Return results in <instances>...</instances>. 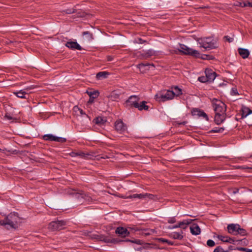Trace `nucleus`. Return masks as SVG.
Masks as SVG:
<instances>
[{
  "label": "nucleus",
  "mask_w": 252,
  "mask_h": 252,
  "mask_svg": "<svg viewBox=\"0 0 252 252\" xmlns=\"http://www.w3.org/2000/svg\"><path fill=\"white\" fill-rule=\"evenodd\" d=\"M196 41L198 47L203 52L215 49L217 47L216 41L213 37L198 38Z\"/></svg>",
  "instance_id": "f257e3e1"
},
{
  "label": "nucleus",
  "mask_w": 252,
  "mask_h": 252,
  "mask_svg": "<svg viewBox=\"0 0 252 252\" xmlns=\"http://www.w3.org/2000/svg\"><path fill=\"white\" fill-rule=\"evenodd\" d=\"M228 232L232 235H240L242 236H246L247 234L245 229L241 228L238 224H230L227 227Z\"/></svg>",
  "instance_id": "f03ea898"
},
{
  "label": "nucleus",
  "mask_w": 252,
  "mask_h": 252,
  "mask_svg": "<svg viewBox=\"0 0 252 252\" xmlns=\"http://www.w3.org/2000/svg\"><path fill=\"white\" fill-rule=\"evenodd\" d=\"M174 93L171 90H165L155 95V98L158 101H165L174 98Z\"/></svg>",
  "instance_id": "7ed1b4c3"
},
{
  "label": "nucleus",
  "mask_w": 252,
  "mask_h": 252,
  "mask_svg": "<svg viewBox=\"0 0 252 252\" xmlns=\"http://www.w3.org/2000/svg\"><path fill=\"white\" fill-rule=\"evenodd\" d=\"M212 105L216 113H225L226 105L221 100L216 98L213 99Z\"/></svg>",
  "instance_id": "20e7f679"
},
{
  "label": "nucleus",
  "mask_w": 252,
  "mask_h": 252,
  "mask_svg": "<svg viewBox=\"0 0 252 252\" xmlns=\"http://www.w3.org/2000/svg\"><path fill=\"white\" fill-rule=\"evenodd\" d=\"M179 50L185 54L191 55L195 57H199L200 53L198 51L189 48L184 44H180Z\"/></svg>",
  "instance_id": "39448f33"
},
{
  "label": "nucleus",
  "mask_w": 252,
  "mask_h": 252,
  "mask_svg": "<svg viewBox=\"0 0 252 252\" xmlns=\"http://www.w3.org/2000/svg\"><path fill=\"white\" fill-rule=\"evenodd\" d=\"M7 222L8 225L13 228L17 227L19 222V218L17 216V213H10L7 216Z\"/></svg>",
  "instance_id": "423d86ee"
},
{
  "label": "nucleus",
  "mask_w": 252,
  "mask_h": 252,
  "mask_svg": "<svg viewBox=\"0 0 252 252\" xmlns=\"http://www.w3.org/2000/svg\"><path fill=\"white\" fill-rule=\"evenodd\" d=\"M65 225V222L64 221H54L49 223L48 228L51 231L60 230L63 229Z\"/></svg>",
  "instance_id": "0eeeda50"
},
{
  "label": "nucleus",
  "mask_w": 252,
  "mask_h": 252,
  "mask_svg": "<svg viewBox=\"0 0 252 252\" xmlns=\"http://www.w3.org/2000/svg\"><path fill=\"white\" fill-rule=\"evenodd\" d=\"M162 53L161 51H155L153 49H149L147 50H142L139 52V54L142 58L146 59L151 57L153 56H158L161 55Z\"/></svg>",
  "instance_id": "6e6552de"
},
{
  "label": "nucleus",
  "mask_w": 252,
  "mask_h": 252,
  "mask_svg": "<svg viewBox=\"0 0 252 252\" xmlns=\"http://www.w3.org/2000/svg\"><path fill=\"white\" fill-rule=\"evenodd\" d=\"M43 139L46 141H56L63 143L66 141V139L63 137L56 136L52 134H46L43 136Z\"/></svg>",
  "instance_id": "1a4fd4ad"
},
{
  "label": "nucleus",
  "mask_w": 252,
  "mask_h": 252,
  "mask_svg": "<svg viewBox=\"0 0 252 252\" xmlns=\"http://www.w3.org/2000/svg\"><path fill=\"white\" fill-rule=\"evenodd\" d=\"M115 130L120 133H124L127 129L126 125L121 120H117L114 125Z\"/></svg>",
  "instance_id": "9d476101"
},
{
  "label": "nucleus",
  "mask_w": 252,
  "mask_h": 252,
  "mask_svg": "<svg viewBox=\"0 0 252 252\" xmlns=\"http://www.w3.org/2000/svg\"><path fill=\"white\" fill-rule=\"evenodd\" d=\"M191 114L193 116L202 117L206 121H209V118L206 113L202 110L198 108H194L191 111Z\"/></svg>",
  "instance_id": "9b49d317"
},
{
  "label": "nucleus",
  "mask_w": 252,
  "mask_h": 252,
  "mask_svg": "<svg viewBox=\"0 0 252 252\" xmlns=\"http://www.w3.org/2000/svg\"><path fill=\"white\" fill-rule=\"evenodd\" d=\"M205 73L209 82H212L215 79L216 74L213 70L208 68L206 69Z\"/></svg>",
  "instance_id": "f8f14e48"
},
{
  "label": "nucleus",
  "mask_w": 252,
  "mask_h": 252,
  "mask_svg": "<svg viewBox=\"0 0 252 252\" xmlns=\"http://www.w3.org/2000/svg\"><path fill=\"white\" fill-rule=\"evenodd\" d=\"M65 46L72 50H81L82 47L77 42V41H68L66 43Z\"/></svg>",
  "instance_id": "ddd939ff"
},
{
  "label": "nucleus",
  "mask_w": 252,
  "mask_h": 252,
  "mask_svg": "<svg viewBox=\"0 0 252 252\" xmlns=\"http://www.w3.org/2000/svg\"><path fill=\"white\" fill-rule=\"evenodd\" d=\"M225 119V113H216L215 116V122L217 125L223 123Z\"/></svg>",
  "instance_id": "4468645a"
},
{
  "label": "nucleus",
  "mask_w": 252,
  "mask_h": 252,
  "mask_svg": "<svg viewBox=\"0 0 252 252\" xmlns=\"http://www.w3.org/2000/svg\"><path fill=\"white\" fill-rule=\"evenodd\" d=\"M190 232L192 235H197L201 232L199 226L195 223H193L190 226Z\"/></svg>",
  "instance_id": "2eb2a0df"
},
{
  "label": "nucleus",
  "mask_w": 252,
  "mask_h": 252,
  "mask_svg": "<svg viewBox=\"0 0 252 252\" xmlns=\"http://www.w3.org/2000/svg\"><path fill=\"white\" fill-rule=\"evenodd\" d=\"M138 98L136 95H131L126 100V103L128 105L136 106L135 103H138Z\"/></svg>",
  "instance_id": "dca6fc26"
},
{
  "label": "nucleus",
  "mask_w": 252,
  "mask_h": 252,
  "mask_svg": "<svg viewBox=\"0 0 252 252\" xmlns=\"http://www.w3.org/2000/svg\"><path fill=\"white\" fill-rule=\"evenodd\" d=\"M116 233L122 237H126L129 234L127 230L123 227H118L116 230Z\"/></svg>",
  "instance_id": "f3484780"
},
{
  "label": "nucleus",
  "mask_w": 252,
  "mask_h": 252,
  "mask_svg": "<svg viewBox=\"0 0 252 252\" xmlns=\"http://www.w3.org/2000/svg\"><path fill=\"white\" fill-rule=\"evenodd\" d=\"M238 50L239 54L243 59L247 58L250 55V51L248 49L239 48Z\"/></svg>",
  "instance_id": "a211bd4d"
},
{
  "label": "nucleus",
  "mask_w": 252,
  "mask_h": 252,
  "mask_svg": "<svg viewBox=\"0 0 252 252\" xmlns=\"http://www.w3.org/2000/svg\"><path fill=\"white\" fill-rule=\"evenodd\" d=\"M146 102L145 101H143L141 102L140 103H135L136 106L135 108H138L139 110H147L149 108L148 105H146Z\"/></svg>",
  "instance_id": "6ab92c4d"
},
{
  "label": "nucleus",
  "mask_w": 252,
  "mask_h": 252,
  "mask_svg": "<svg viewBox=\"0 0 252 252\" xmlns=\"http://www.w3.org/2000/svg\"><path fill=\"white\" fill-rule=\"evenodd\" d=\"M13 94L19 98H26L27 93L24 90H21L18 91L13 92Z\"/></svg>",
  "instance_id": "aec40b11"
},
{
  "label": "nucleus",
  "mask_w": 252,
  "mask_h": 252,
  "mask_svg": "<svg viewBox=\"0 0 252 252\" xmlns=\"http://www.w3.org/2000/svg\"><path fill=\"white\" fill-rule=\"evenodd\" d=\"M109 73L107 71H101L97 73L96 75V78L97 80H102L106 78Z\"/></svg>",
  "instance_id": "412c9836"
},
{
  "label": "nucleus",
  "mask_w": 252,
  "mask_h": 252,
  "mask_svg": "<svg viewBox=\"0 0 252 252\" xmlns=\"http://www.w3.org/2000/svg\"><path fill=\"white\" fill-rule=\"evenodd\" d=\"M218 238L222 242L233 243L234 240L228 236L218 235Z\"/></svg>",
  "instance_id": "4be33fe9"
},
{
  "label": "nucleus",
  "mask_w": 252,
  "mask_h": 252,
  "mask_svg": "<svg viewBox=\"0 0 252 252\" xmlns=\"http://www.w3.org/2000/svg\"><path fill=\"white\" fill-rule=\"evenodd\" d=\"M191 221V220H185L179 223L178 226L183 229H186L187 225L190 224Z\"/></svg>",
  "instance_id": "5701e85b"
},
{
  "label": "nucleus",
  "mask_w": 252,
  "mask_h": 252,
  "mask_svg": "<svg viewBox=\"0 0 252 252\" xmlns=\"http://www.w3.org/2000/svg\"><path fill=\"white\" fill-rule=\"evenodd\" d=\"M174 93V97L176 96H179L182 94V89L179 88L177 86H175L173 88V90L171 91Z\"/></svg>",
  "instance_id": "b1692460"
},
{
  "label": "nucleus",
  "mask_w": 252,
  "mask_h": 252,
  "mask_svg": "<svg viewBox=\"0 0 252 252\" xmlns=\"http://www.w3.org/2000/svg\"><path fill=\"white\" fill-rule=\"evenodd\" d=\"M106 122V120L102 117H97L94 119V122L96 124L98 125H103Z\"/></svg>",
  "instance_id": "393cba45"
},
{
  "label": "nucleus",
  "mask_w": 252,
  "mask_h": 252,
  "mask_svg": "<svg viewBox=\"0 0 252 252\" xmlns=\"http://www.w3.org/2000/svg\"><path fill=\"white\" fill-rule=\"evenodd\" d=\"M183 232L181 231V232H173L171 234L172 237L175 239H182L183 237Z\"/></svg>",
  "instance_id": "a878e982"
},
{
  "label": "nucleus",
  "mask_w": 252,
  "mask_h": 252,
  "mask_svg": "<svg viewBox=\"0 0 252 252\" xmlns=\"http://www.w3.org/2000/svg\"><path fill=\"white\" fill-rule=\"evenodd\" d=\"M252 114V111L250 110L249 108L246 107L243 110V115L244 117H247L249 115Z\"/></svg>",
  "instance_id": "bb28decb"
},
{
  "label": "nucleus",
  "mask_w": 252,
  "mask_h": 252,
  "mask_svg": "<svg viewBox=\"0 0 252 252\" xmlns=\"http://www.w3.org/2000/svg\"><path fill=\"white\" fill-rule=\"evenodd\" d=\"M234 5L235 6H239L241 7H244L247 6V5L245 4V1H236L234 3Z\"/></svg>",
  "instance_id": "cd10ccee"
},
{
  "label": "nucleus",
  "mask_w": 252,
  "mask_h": 252,
  "mask_svg": "<svg viewBox=\"0 0 252 252\" xmlns=\"http://www.w3.org/2000/svg\"><path fill=\"white\" fill-rule=\"evenodd\" d=\"M223 127H216L213 128L211 131L212 132H218V133H221L224 130Z\"/></svg>",
  "instance_id": "c85d7f7f"
},
{
  "label": "nucleus",
  "mask_w": 252,
  "mask_h": 252,
  "mask_svg": "<svg viewBox=\"0 0 252 252\" xmlns=\"http://www.w3.org/2000/svg\"><path fill=\"white\" fill-rule=\"evenodd\" d=\"M89 94L90 97H92L93 98H94L97 97L99 95V92L98 91H93L89 93Z\"/></svg>",
  "instance_id": "c756f323"
},
{
  "label": "nucleus",
  "mask_w": 252,
  "mask_h": 252,
  "mask_svg": "<svg viewBox=\"0 0 252 252\" xmlns=\"http://www.w3.org/2000/svg\"><path fill=\"white\" fill-rule=\"evenodd\" d=\"M198 80L202 83H206L207 82H209L206 76L199 77L198 78Z\"/></svg>",
  "instance_id": "7c9ffc66"
},
{
  "label": "nucleus",
  "mask_w": 252,
  "mask_h": 252,
  "mask_svg": "<svg viewBox=\"0 0 252 252\" xmlns=\"http://www.w3.org/2000/svg\"><path fill=\"white\" fill-rule=\"evenodd\" d=\"M230 94L233 96L238 95L239 93L237 89L235 88H232L230 91Z\"/></svg>",
  "instance_id": "2f4dec72"
},
{
  "label": "nucleus",
  "mask_w": 252,
  "mask_h": 252,
  "mask_svg": "<svg viewBox=\"0 0 252 252\" xmlns=\"http://www.w3.org/2000/svg\"><path fill=\"white\" fill-rule=\"evenodd\" d=\"M125 241L130 242L131 243H135L137 245H141L142 244L141 241H140V240H126Z\"/></svg>",
  "instance_id": "473e14b6"
},
{
  "label": "nucleus",
  "mask_w": 252,
  "mask_h": 252,
  "mask_svg": "<svg viewBox=\"0 0 252 252\" xmlns=\"http://www.w3.org/2000/svg\"><path fill=\"white\" fill-rule=\"evenodd\" d=\"M147 195V194H135L133 195L132 197L134 198H136V197L143 198V197H145Z\"/></svg>",
  "instance_id": "72a5a7b5"
},
{
  "label": "nucleus",
  "mask_w": 252,
  "mask_h": 252,
  "mask_svg": "<svg viewBox=\"0 0 252 252\" xmlns=\"http://www.w3.org/2000/svg\"><path fill=\"white\" fill-rule=\"evenodd\" d=\"M207 244L209 247H213L215 246V242L212 240H208L207 242Z\"/></svg>",
  "instance_id": "f704fd0d"
},
{
  "label": "nucleus",
  "mask_w": 252,
  "mask_h": 252,
  "mask_svg": "<svg viewBox=\"0 0 252 252\" xmlns=\"http://www.w3.org/2000/svg\"><path fill=\"white\" fill-rule=\"evenodd\" d=\"M75 10L73 8L72 9H66L64 11L67 14H71L75 12Z\"/></svg>",
  "instance_id": "c9c22d12"
},
{
  "label": "nucleus",
  "mask_w": 252,
  "mask_h": 252,
  "mask_svg": "<svg viewBox=\"0 0 252 252\" xmlns=\"http://www.w3.org/2000/svg\"><path fill=\"white\" fill-rule=\"evenodd\" d=\"M7 218H6L4 220L0 221V224L1 225H8V223H7Z\"/></svg>",
  "instance_id": "e433bc0d"
},
{
  "label": "nucleus",
  "mask_w": 252,
  "mask_h": 252,
  "mask_svg": "<svg viewBox=\"0 0 252 252\" xmlns=\"http://www.w3.org/2000/svg\"><path fill=\"white\" fill-rule=\"evenodd\" d=\"M78 153H79L78 156H80L82 158H87L89 156V155L86 154L83 152H80Z\"/></svg>",
  "instance_id": "4c0bfd02"
},
{
  "label": "nucleus",
  "mask_w": 252,
  "mask_h": 252,
  "mask_svg": "<svg viewBox=\"0 0 252 252\" xmlns=\"http://www.w3.org/2000/svg\"><path fill=\"white\" fill-rule=\"evenodd\" d=\"M214 252H223V249L218 247L214 250Z\"/></svg>",
  "instance_id": "58836bf2"
},
{
  "label": "nucleus",
  "mask_w": 252,
  "mask_h": 252,
  "mask_svg": "<svg viewBox=\"0 0 252 252\" xmlns=\"http://www.w3.org/2000/svg\"><path fill=\"white\" fill-rule=\"evenodd\" d=\"M245 4L247 5V6L252 7V0L245 2Z\"/></svg>",
  "instance_id": "ea45409f"
},
{
  "label": "nucleus",
  "mask_w": 252,
  "mask_h": 252,
  "mask_svg": "<svg viewBox=\"0 0 252 252\" xmlns=\"http://www.w3.org/2000/svg\"><path fill=\"white\" fill-rule=\"evenodd\" d=\"M79 153L76 152H72L70 153V156L72 157H76L78 156Z\"/></svg>",
  "instance_id": "a19ab883"
},
{
  "label": "nucleus",
  "mask_w": 252,
  "mask_h": 252,
  "mask_svg": "<svg viewBox=\"0 0 252 252\" xmlns=\"http://www.w3.org/2000/svg\"><path fill=\"white\" fill-rule=\"evenodd\" d=\"M83 35H89V37H90L91 38H92V34H91V33H90V32H88V31L84 32H83Z\"/></svg>",
  "instance_id": "79ce46f5"
},
{
  "label": "nucleus",
  "mask_w": 252,
  "mask_h": 252,
  "mask_svg": "<svg viewBox=\"0 0 252 252\" xmlns=\"http://www.w3.org/2000/svg\"><path fill=\"white\" fill-rule=\"evenodd\" d=\"M225 38L229 42H231L233 41V38L230 37L228 36H225Z\"/></svg>",
  "instance_id": "37998d69"
},
{
  "label": "nucleus",
  "mask_w": 252,
  "mask_h": 252,
  "mask_svg": "<svg viewBox=\"0 0 252 252\" xmlns=\"http://www.w3.org/2000/svg\"><path fill=\"white\" fill-rule=\"evenodd\" d=\"M79 110V112H80V114L83 116V115H85L86 116H87V115L86 114V113L82 110V109H78Z\"/></svg>",
  "instance_id": "c03bdc74"
},
{
  "label": "nucleus",
  "mask_w": 252,
  "mask_h": 252,
  "mask_svg": "<svg viewBox=\"0 0 252 252\" xmlns=\"http://www.w3.org/2000/svg\"><path fill=\"white\" fill-rule=\"evenodd\" d=\"M175 222V220L174 218L170 219L168 220V222L173 223Z\"/></svg>",
  "instance_id": "a18cd8bd"
},
{
  "label": "nucleus",
  "mask_w": 252,
  "mask_h": 252,
  "mask_svg": "<svg viewBox=\"0 0 252 252\" xmlns=\"http://www.w3.org/2000/svg\"><path fill=\"white\" fill-rule=\"evenodd\" d=\"M107 60L108 61H112L113 60V58L112 56H108Z\"/></svg>",
  "instance_id": "49530a36"
},
{
  "label": "nucleus",
  "mask_w": 252,
  "mask_h": 252,
  "mask_svg": "<svg viewBox=\"0 0 252 252\" xmlns=\"http://www.w3.org/2000/svg\"><path fill=\"white\" fill-rule=\"evenodd\" d=\"M159 240L162 242H166L167 243L168 242V240H165L164 239H163V238H160L159 239Z\"/></svg>",
  "instance_id": "de8ad7c7"
},
{
  "label": "nucleus",
  "mask_w": 252,
  "mask_h": 252,
  "mask_svg": "<svg viewBox=\"0 0 252 252\" xmlns=\"http://www.w3.org/2000/svg\"><path fill=\"white\" fill-rule=\"evenodd\" d=\"M178 227H180L179 226H178V225H173V226H172L171 227H170L171 229H174V228H178Z\"/></svg>",
  "instance_id": "09e8293b"
},
{
  "label": "nucleus",
  "mask_w": 252,
  "mask_h": 252,
  "mask_svg": "<svg viewBox=\"0 0 252 252\" xmlns=\"http://www.w3.org/2000/svg\"><path fill=\"white\" fill-rule=\"evenodd\" d=\"M113 95H115L114 96L115 98H117L119 97V95L115 94H113L111 96H112Z\"/></svg>",
  "instance_id": "8fccbe9b"
},
{
  "label": "nucleus",
  "mask_w": 252,
  "mask_h": 252,
  "mask_svg": "<svg viewBox=\"0 0 252 252\" xmlns=\"http://www.w3.org/2000/svg\"><path fill=\"white\" fill-rule=\"evenodd\" d=\"M139 42L140 43H142V39H141V38H139Z\"/></svg>",
  "instance_id": "3c124183"
},
{
  "label": "nucleus",
  "mask_w": 252,
  "mask_h": 252,
  "mask_svg": "<svg viewBox=\"0 0 252 252\" xmlns=\"http://www.w3.org/2000/svg\"><path fill=\"white\" fill-rule=\"evenodd\" d=\"M144 65L143 64H139V67H140L141 66H144Z\"/></svg>",
  "instance_id": "603ef678"
},
{
  "label": "nucleus",
  "mask_w": 252,
  "mask_h": 252,
  "mask_svg": "<svg viewBox=\"0 0 252 252\" xmlns=\"http://www.w3.org/2000/svg\"><path fill=\"white\" fill-rule=\"evenodd\" d=\"M237 192H238V190H237V191H233V193L235 194V193H236Z\"/></svg>",
  "instance_id": "864d4df0"
},
{
  "label": "nucleus",
  "mask_w": 252,
  "mask_h": 252,
  "mask_svg": "<svg viewBox=\"0 0 252 252\" xmlns=\"http://www.w3.org/2000/svg\"><path fill=\"white\" fill-rule=\"evenodd\" d=\"M4 150H2L0 148V152H2V151H3Z\"/></svg>",
  "instance_id": "5fc2aeb1"
},
{
  "label": "nucleus",
  "mask_w": 252,
  "mask_h": 252,
  "mask_svg": "<svg viewBox=\"0 0 252 252\" xmlns=\"http://www.w3.org/2000/svg\"><path fill=\"white\" fill-rule=\"evenodd\" d=\"M75 108L78 109V107H74V109H75Z\"/></svg>",
  "instance_id": "6e6d98bb"
},
{
  "label": "nucleus",
  "mask_w": 252,
  "mask_h": 252,
  "mask_svg": "<svg viewBox=\"0 0 252 252\" xmlns=\"http://www.w3.org/2000/svg\"><path fill=\"white\" fill-rule=\"evenodd\" d=\"M11 118L10 117H8V119H11Z\"/></svg>",
  "instance_id": "4d7b16f0"
},
{
  "label": "nucleus",
  "mask_w": 252,
  "mask_h": 252,
  "mask_svg": "<svg viewBox=\"0 0 252 252\" xmlns=\"http://www.w3.org/2000/svg\"><path fill=\"white\" fill-rule=\"evenodd\" d=\"M252 252V251H249V252Z\"/></svg>",
  "instance_id": "13d9d810"
}]
</instances>
